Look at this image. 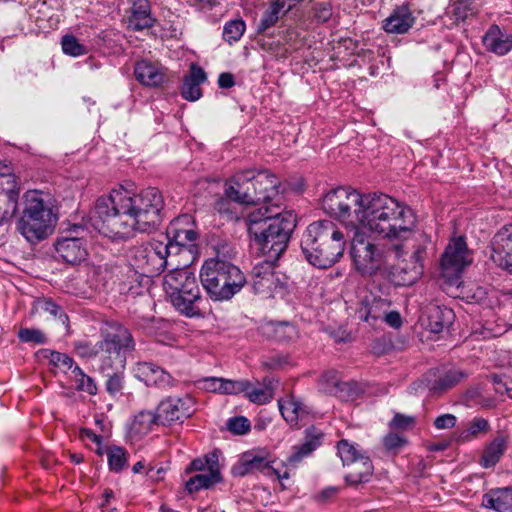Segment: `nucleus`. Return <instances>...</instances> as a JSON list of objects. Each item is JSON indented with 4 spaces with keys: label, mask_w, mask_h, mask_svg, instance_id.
I'll return each instance as SVG.
<instances>
[{
    "label": "nucleus",
    "mask_w": 512,
    "mask_h": 512,
    "mask_svg": "<svg viewBox=\"0 0 512 512\" xmlns=\"http://www.w3.org/2000/svg\"><path fill=\"white\" fill-rule=\"evenodd\" d=\"M456 422H457L456 416L453 414L447 413V414L438 416L434 420V426L439 430L450 429L456 425Z\"/></svg>",
    "instance_id": "obj_54"
},
{
    "label": "nucleus",
    "mask_w": 512,
    "mask_h": 512,
    "mask_svg": "<svg viewBox=\"0 0 512 512\" xmlns=\"http://www.w3.org/2000/svg\"><path fill=\"white\" fill-rule=\"evenodd\" d=\"M101 340L91 348L89 356H96L103 366L121 368L127 354L135 349L134 338L128 328L116 321H105L100 327Z\"/></svg>",
    "instance_id": "obj_9"
},
{
    "label": "nucleus",
    "mask_w": 512,
    "mask_h": 512,
    "mask_svg": "<svg viewBox=\"0 0 512 512\" xmlns=\"http://www.w3.org/2000/svg\"><path fill=\"white\" fill-rule=\"evenodd\" d=\"M83 433L89 438L91 439L93 442H96V443H100L101 442V437L98 436L97 434H95L94 432H92L91 430H88V429H84L83 430Z\"/></svg>",
    "instance_id": "obj_64"
},
{
    "label": "nucleus",
    "mask_w": 512,
    "mask_h": 512,
    "mask_svg": "<svg viewBox=\"0 0 512 512\" xmlns=\"http://www.w3.org/2000/svg\"><path fill=\"white\" fill-rule=\"evenodd\" d=\"M391 301L387 298L374 297L369 304L365 316H360L366 322L370 320H381L382 317L390 310Z\"/></svg>",
    "instance_id": "obj_36"
},
{
    "label": "nucleus",
    "mask_w": 512,
    "mask_h": 512,
    "mask_svg": "<svg viewBox=\"0 0 512 512\" xmlns=\"http://www.w3.org/2000/svg\"><path fill=\"white\" fill-rule=\"evenodd\" d=\"M43 310L53 316H57L61 312V307L54 303L52 300H45L43 302Z\"/></svg>",
    "instance_id": "obj_60"
},
{
    "label": "nucleus",
    "mask_w": 512,
    "mask_h": 512,
    "mask_svg": "<svg viewBox=\"0 0 512 512\" xmlns=\"http://www.w3.org/2000/svg\"><path fill=\"white\" fill-rule=\"evenodd\" d=\"M223 378L209 377L198 381V387L209 392H222Z\"/></svg>",
    "instance_id": "obj_53"
},
{
    "label": "nucleus",
    "mask_w": 512,
    "mask_h": 512,
    "mask_svg": "<svg viewBox=\"0 0 512 512\" xmlns=\"http://www.w3.org/2000/svg\"><path fill=\"white\" fill-rule=\"evenodd\" d=\"M61 45L63 52L69 56L78 57L87 53L86 47L82 45L73 35L63 36Z\"/></svg>",
    "instance_id": "obj_44"
},
{
    "label": "nucleus",
    "mask_w": 512,
    "mask_h": 512,
    "mask_svg": "<svg viewBox=\"0 0 512 512\" xmlns=\"http://www.w3.org/2000/svg\"><path fill=\"white\" fill-rule=\"evenodd\" d=\"M163 289L173 307L186 317L201 316V293L196 277L188 268H173L163 277Z\"/></svg>",
    "instance_id": "obj_10"
},
{
    "label": "nucleus",
    "mask_w": 512,
    "mask_h": 512,
    "mask_svg": "<svg viewBox=\"0 0 512 512\" xmlns=\"http://www.w3.org/2000/svg\"><path fill=\"white\" fill-rule=\"evenodd\" d=\"M407 440L401 434L390 432L383 438V445L388 451L397 452L404 445Z\"/></svg>",
    "instance_id": "obj_49"
},
{
    "label": "nucleus",
    "mask_w": 512,
    "mask_h": 512,
    "mask_svg": "<svg viewBox=\"0 0 512 512\" xmlns=\"http://www.w3.org/2000/svg\"><path fill=\"white\" fill-rule=\"evenodd\" d=\"M337 453L344 466H360V471H348L345 480L349 485L356 486L368 482L373 473L370 457L358 445L342 439L337 443Z\"/></svg>",
    "instance_id": "obj_13"
},
{
    "label": "nucleus",
    "mask_w": 512,
    "mask_h": 512,
    "mask_svg": "<svg viewBox=\"0 0 512 512\" xmlns=\"http://www.w3.org/2000/svg\"><path fill=\"white\" fill-rule=\"evenodd\" d=\"M207 79L205 71L196 64H191L189 75L184 77L181 94L188 101H196L201 97L200 84Z\"/></svg>",
    "instance_id": "obj_28"
},
{
    "label": "nucleus",
    "mask_w": 512,
    "mask_h": 512,
    "mask_svg": "<svg viewBox=\"0 0 512 512\" xmlns=\"http://www.w3.org/2000/svg\"><path fill=\"white\" fill-rule=\"evenodd\" d=\"M199 472L185 484L186 490L192 494L201 489H209L222 481L219 453L210 452L204 457L194 459L186 468V473Z\"/></svg>",
    "instance_id": "obj_12"
},
{
    "label": "nucleus",
    "mask_w": 512,
    "mask_h": 512,
    "mask_svg": "<svg viewBox=\"0 0 512 512\" xmlns=\"http://www.w3.org/2000/svg\"><path fill=\"white\" fill-rule=\"evenodd\" d=\"M229 206L230 202L228 199L225 198H219L214 205L215 210H217L219 213H226L229 212Z\"/></svg>",
    "instance_id": "obj_61"
},
{
    "label": "nucleus",
    "mask_w": 512,
    "mask_h": 512,
    "mask_svg": "<svg viewBox=\"0 0 512 512\" xmlns=\"http://www.w3.org/2000/svg\"><path fill=\"white\" fill-rule=\"evenodd\" d=\"M197 237L198 234L192 216L183 214L170 222L166 229L164 241L165 244L176 246L173 247V255H176L183 247L194 243Z\"/></svg>",
    "instance_id": "obj_16"
},
{
    "label": "nucleus",
    "mask_w": 512,
    "mask_h": 512,
    "mask_svg": "<svg viewBox=\"0 0 512 512\" xmlns=\"http://www.w3.org/2000/svg\"><path fill=\"white\" fill-rule=\"evenodd\" d=\"M274 261L267 258L254 266L252 270V288L255 293L270 297L278 288L279 280L274 273Z\"/></svg>",
    "instance_id": "obj_21"
},
{
    "label": "nucleus",
    "mask_w": 512,
    "mask_h": 512,
    "mask_svg": "<svg viewBox=\"0 0 512 512\" xmlns=\"http://www.w3.org/2000/svg\"><path fill=\"white\" fill-rule=\"evenodd\" d=\"M489 428V423L485 418L476 417L470 422L465 438H468V436L477 437L480 433H487Z\"/></svg>",
    "instance_id": "obj_50"
},
{
    "label": "nucleus",
    "mask_w": 512,
    "mask_h": 512,
    "mask_svg": "<svg viewBox=\"0 0 512 512\" xmlns=\"http://www.w3.org/2000/svg\"><path fill=\"white\" fill-rule=\"evenodd\" d=\"M381 320L385 321L389 326H391L393 328H399L402 325V320H401L400 313L397 312V311H390L389 310L382 317Z\"/></svg>",
    "instance_id": "obj_58"
},
{
    "label": "nucleus",
    "mask_w": 512,
    "mask_h": 512,
    "mask_svg": "<svg viewBox=\"0 0 512 512\" xmlns=\"http://www.w3.org/2000/svg\"><path fill=\"white\" fill-rule=\"evenodd\" d=\"M134 74L141 84L149 87H157L166 79L163 68L146 60L136 63Z\"/></svg>",
    "instance_id": "obj_26"
},
{
    "label": "nucleus",
    "mask_w": 512,
    "mask_h": 512,
    "mask_svg": "<svg viewBox=\"0 0 512 512\" xmlns=\"http://www.w3.org/2000/svg\"><path fill=\"white\" fill-rule=\"evenodd\" d=\"M453 317L450 308L430 305L426 310V328L432 333H440L452 323Z\"/></svg>",
    "instance_id": "obj_29"
},
{
    "label": "nucleus",
    "mask_w": 512,
    "mask_h": 512,
    "mask_svg": "<svg viewBox=\"0 0 512 512\" xmlns=\"http://www.w3.org/2000/svg\"><path fill=\"white\" fill-rule=\"evenodd\" d=\"M173 247L161 239L135 245L129 252L130 263L143 274L157 275L169 265L168 258L173 256Z\"/></svg>",
    "instance_id": "obj_11"
},
{
    "label": "nucleus",
    "mask_w": 512,
    "mask_h": 512,
    "mask_svg": "<svg viewBox=\"0 0 512 512\" xmlns=\"http://www.w3.org/2000/svg\"><path fill=\"white\" fill-rule=\"evenodd\" d=\"M486 50L496 55H506L512 49V35L501 31L499 26L491 25L482 38Z\"/></svg>",
    "instance_id": "obj_25"
},
{
    "label": "nucleus",
    "mask_w": 512,
    "mask_h": 512,
    "mask_svg": "<svg viewBox=\"0 0 512 512\" xmlns=\"http://www.w3.org/2000/svg\"><path fill=\"white\" fill-rule=\"evenodd\" d=\"M413 424H414L413 417L406 416V415L399 414V413H397L393 417L392 421L390 422V426L392 428H397V429H407V428L411 427Z\"/></svg>",
    "instance_id": "obj_56"
},
{
    "label": "nucleus",
    "mask_w": 512,
    "mask_h": 512,
    "mask_svg": "<svg viewBox=\"0 0 512 512\" xmlns=\"http://www.w3.org/2000/svg\"><path fill=\"white\" fill-rule=\"evenodd\" d=\"M18 338L25 343L45 344L47 342L46 335L40 329L21 328L18 331Z\"/></svg>",
    "instance_id": "obj_46"
},
{
    "label": "nucleus",
    "mask_w": 512,
    "mask_h": 512,
    "mask_svg": "<svg viewBox=\"0 0 512 512\" xmlns=\"http://www.w3.org/2000/svg\"><path fill=\"white\" fill-rule=\"evenodd\" d=\"M196 3L199 4L201 9L205 8H212L216 4H218V0H194Z\"/></svg>",
    "instance_id": "obj_62"
},
{
    "label": "nucleus",
    "mask_w": 512,
    "mask_h": 512,
    "mask_svg": "<svg viewBox=\"0 0 512 512\" xmlns=\"http://www.w3.org/2000/svg\"><path fill=\"white\" fill-rule=\"evenodd\" d=\"M322 209L357 233L360 229L388 240H405L411 233L415 218L405 204L384 193H365L338 187L326 193Z\"/></svg>",
    "instance_id": "obj_1"
},
{
    "label": "nucleus",
    "mask_w": 512,
    "mask_h": 512,
    "mask_svg": "<svg viewBox=\"0 0 512 512\" xmlns=\"http://www.w3.org/2000/svg\"><path fill=\"white\" fill-rule=\"evenodd\" d=\"M280 180L269 170L245 169L237 171L225 183L228 199L243 205H258L280 199Z\"/></svg>",
    "instance_id": "obj_5"
},
{
    "label": "nucleus",
    "mask_w": 512,
    "mask_h": 512,
    "mask_svg": "<svg viewBox=\"0 0 512 512\" xmlns=\"http://www.w3.org/2000/svg\"><path fill=\"white\" fill-rule=\"evenodd\" d=\"M470 14H472V8L469 0H457L447 9V15L451 16L455 23L465 20Z\"/></svg>",
    "instance_id": "obj_42"
},
{
    "label": "nucleus",
    "mask_w": 512,
    "mask_h": 512,
    "mask_svg": "<svg viewBox=\"0 0 512 512\" xmlns=\"http://www.w3.org/2000/svg\"><path fill=\"white\" fill-rule=\"evenodd\" d=\"M416 18L408 5L397 6L383 21L382 28L389 34H405L414 25Z\"/></svg>",
    "instance_id": "obj_23"
},
{
    "label": "nucleus",
    "mask_w": 512,
    "mask_h": 512,
    "mask_svg": "<svg viewBox=\"0 0 512 512\" xmlns=\"http://www.w3.org/2000/svg\"><path fill=\"white\" fill-rule=\"evenodd\" d=\"M320 382L322 384H325L323 389L329 393H336L338 389H350L352 385L351 383L348 382L340 383L336 371H327L323 373L320 378Z\"/></svg>",
    "instance_id": "obj_43"
},
{
    "label": "nucleus",
    "mask_w": 512,
    "mask_h": 512,
    "mask_svg": "<svg viewBox=\"0 0 512 512\" xmlns=\"http://www.w3.org/2000/svg\"><path fill=\"white\" fill-rule=\"evenodd\" d=\"M269 331L272 333L274 339L279 342H288L297 337V329L295 326L282 322V323H273L268 327Z\"/></svg>",
    "instance_id": "obj_37"
},
{
    "label": "nucleus",
    "mask_w": 512,
    "mask_h": 512,
    "mask_svg": "<svg viewBox=\"0 0 512 512\" xmlns=\"http://www.w3.org/2000/svg\"><path fill=\"white\" fill-rule=\"evenodd\" d=\"M507 448V440L500 435L487 444L480 458V465L484 468L495 466L503 456Z\"/></svg>",
    "instance_id": "obj_33"
},
{
    "label": "nucleus",
    "mask_w": 512,
    "mask_h": 512,
    "mask_svg": "<svg viewBox=\"0 0 512 512\" xmlns=\"http://www.w3.org/2000/svg\"><path fill=\"white\" fill-rule=\"evenodd\" d=\"M283 17V14L272 6V4H269L268 8L262 14L257 26V32L264 33L266 30L276 25V23Z\"/></svg>",
    "instance_id": "obj_41"
},
{
    "label": "nucleus",
    "mask_w": 512,
    "mask_h": 512,
    "mask_svg": "<svg viewBox=\"0 0 512 512\" xmlns=\"http://www.w3.org/2000/svg\"><path fill=\"white\" fill-rule=\"evenodd\" d=\"M48 359L50 364H52L54 367L61 369L63 372H66L68 370L73 369L75 366L73 358H71L69 355L60 353L57 351H47Z\"/></svg>",
    "instance_id": "obj_45"
},
{
    "label": "nucleus",
    "mask_w": 512,
    "mask_h": 512,
    "mask_svg": "<svg viewBox=\"0 0 512 512\" xmlns=\"http://www.w3.org/2000/svg\"><path fill=\"white\" fill-rule=\"evenodd\" d=\"M250 421L244 416L232 417L227 422V429L235 435H244L250 431Z\"/></svg>",
    "instance_id": "obj_47"
},
{
    "label": "nucleus",
    "mask_w": 512,
    "mask_h": 512,
    "mask_svg": "<svg viewBox=\"0 0 512 512\" xmlns=\"http://www.w3.org/2000/svg\"><path fill=\"white\" fill-rule=\"evenodd\" d=\"M491 260L512 273V224L502 227L491 241Z\"/></svg>",
    "instance_id": "obj_19"
},
{
    "label": "nucleus",
    "mask_w": 512,
    "mask_h": 512,
    "mask_svg": "<svg viewBox=\"0 0 512 512\" xmlns=\"http://www.w3.org/2000/svg\"><path fill=\"white\" fill-rule=\"evenodd\" d=\"M154 19L150 15L149 5L146 1H140L132 7L129 17V27L133 30H143L153 25Z\"/></svg>",
    "instance_id": "obj_34"
},
{
    "label": "nucleus",
    "mask_w": 512,
    "mask_h": 512,
    "mask_svg": "<svg viewBox=\"0 0 512 512\" xmlns=\"http://www.w3.org/2000/svg\"><path fill=\"white\" fill-rule=\"evenodd\" d=\"M159 424H161V422L157 411L142 410L134 416L130 432L133 436L142 437L151 432L154 426Z\"/></svg>",
    "instance_id": "obj_32"
},
{
    "label": "nucleus",
    "mask_w": 512,
    "mask_h": 512,
    "mask_svg": "<svg viewBox=\"0 0 512 512\" xmlns=\"http://www.w3.org/2000/svg\"><path fill=\"white\" fill-rule=\"evenodd\" d=\"M218 85L220 88H231L235 85L233 74L229 72H223L218 77Z\"/></svg>",
    "instance_id": "obj_59"
},
{
    "label": "nucleus",
    "mask_w": 512,
    "mask_h": 512,
    "mask_svg": "<svg viewBox=\"0 0 512 512\" xmlns=\"http://www.w3.org/2000/svg\"><path fill=\"white\" fill-rule=\"evenodd\" d=\"M157 412L162 425L183 422L194 413V400L189 396L168 397L159 403Z\"/></svg>",
    "instance_id": "obj_18"
},
{
    "label": "nucleus",
    "mask_w": 512,
    "mask_h": 512,
    "mask_svg": "<svg viewBox=\"0 0 512 512\" xmlns=\"http://www.w3.org/2000/svg\"><path fill=\"white\" fill-rule=\"evenodd\" d=\"M470 263L471 259L464 238L462 236L453 238L441 258L442 276L453 283Z\"/></svg>",
    "instance_id": "obj_15"
},
{
    "label": "nucleus",
    "mask_w": 512,
    "mask_h": 512,
    "mask_svg": "<svg viewBox=\"0 0 512 512\" xmlns=\"http://www.w3.org/2000/svg\"><path fill=\"white\" fill-rule=\"evenodd\" d=\"M278 406L281 415L290 425H297L299 421L308 417L312 412L311 407L294 395L279 400Z\"/></svg>",
    "instance_id": "obj_24"
},
{
    "label": "nucleus",
    "mask_w": 512,
    "mask_h": 512,
    "mask_svg": "<svg viewBox=\"0 0 512 512\" xmlns=\"http://www.w3.org/2000/svg\"><path fill=\"white\" fill-rule=\"evenodd\" d=\"M72 374L77 390L86 392L90 395H95L97 393V385L95 381L90 376L86 375L79 366H75L72 369Z\"/></svg>",
    "instance_id": "obj_38"
},
{
    "label": "nucleus",
    "mask_w": 512,
    "mask_h": 512,
    "mask_svg": "<svg viewBox=\"0 0 512 512\" xmlns=\"http://www.w3.org/2000/svg\"><path fill=\"white\" fill-rule=\"evenodd\" d=\"M482 505L497 512L512 511V488H497L483 495Z\"/></svg>",
    "instance_id": "obj_30"
},
{
    "label": "nucleus",
    "mask_w": 512,
    "mask_h": 512,
    "mask_svg": "<svg viewBox=\"0 0 512 512\" xmlns=\"http://www.w3.org/2000/svg\"><path fill=\"white\" fill-rule=\"evenodd\" d=\"M57 255L68 264H78L87 257L85 241L77 235L61 236L55 243Z\"/></svg>",
    "instance_id": "obj_22"
},
{
    "label": "nucleus",
    "mask_w": 512,
    "mask_h": 512,
    "mask_svg": "<svg viewBox=\"0 0 512 512\" xmlns=\"http://www.w3.org/2000/svg\"><path fill=\"white\" fill-rule=\"evenodd\" d=\"M277 384L278 381L271 377L263 378L261 387H255L249 381V388L245 391V397L254 404H267L273 399Z\"/></svg>",
    "instance_id": "obj_31"
},
{
    "label": "nucleus",
    "mask_w": 512,
    "mask_h": 512,
    "mask_svg": "<svg viewBox=\"0 0 512 512\" xmlns=\"http://www.w3.org/2000/svg\"><path fill=\"white\" fill-rule=\"evenodd\" d=\"M24 209L17 228L29 241H40L48 237L57 221L53 199L50 194L29 190L24 193Z\"/></svg>",
    "instance_id": "obj_8"
},
{
    "label": "nucleus",
    "mask_w": 512,
    "mask_h": 512,
    "mask_svg": "<svg viewBox=\"0 0 512 512\" xmlns=\"http://www.w3.org/2000/svg\"><path fill=\"white\" fill-rule=\"evenodd\" d=\"M76 347L82 355L87 356L86 353H89L91 351V348L94 347V345H91L89 343H80ZM88 357L90 356L88 355Z\"/></svg>",
    "instance_id": "obj_63"
},
{
    "label": "nucleus",
    "mask_w": 512,
    "mask_h": 512,
    "mask_svg": "<svg viewBox=\"0 0 512 512\" xmlns=\"http://www.w3.org/2000/svg\"><path fill=\"white\" fill-rule=\"evenodd\" d=\"M164 206L158 188L147 187L134 193L120 186L97 199L94 227L110 239H128L135 232L155 229L162 220Z\"/></svg>",
    "instance_id": "obj_2"
},
{
    "label": "nucleus",
    "mask_w": 512,
    "mask_h": 512,
    "mask_svg": "<svg viewBox=\"0 0 512 512\" xmlns=\"http://www.w3.org/2000/svg\"><path fill=\"white\" fill-rule=\"evenodd\" d=\"M107 461L110 471L121 472L128 465L129 454L120 446H110L106 450Z\"/></svg>",
    "instance_id": "obj_35"
},
{
    "label": "nucleus",
    "mask_w": 512,
    "mask_h": 512,
    "mask_svg": "<svg viewBox=\"0 0 512 512\" xmlns=\"http://www.w3.org/2000/svg\"><path fill=\"white\" fill-rule=\"evenodd\" d=\"M274 460L265 449H252L243 453L239 461L233 466L232 473L243 477L248 474L261 472L266 476H272Z\"/></svg>",
    "instance_id": "obj_17"
},
{
    "label": "nucleus",
    "mask_w": 512,
    "mask_h": 512,
    "mask_svg": "<svg viewBox=\"0 0 512 512\" xmlns=\"http://www.w3.org/2000/svg\"><path fill=\"white\" fill-rule=\"evenodd\" d=\"M332 16V7L327 2H320L314 6V17L318 22L324 23Z\"/></svg>",
    "instance_id": "obj_52"
},
{
    "label": "nucleus",
    "mask_w": 512,
    "mask_h": 512,
    "mask_svg": "<svg viewBox=\"0 0 512 512\" xmlns=\"http://www.w3.org/2000/svg\"><path fill=\"white\" fill-rule=\"evenodd\" d=\"M288 363V358L285 355L277 354L271 356L267 360L262 362V365L271 370H277L284 367Z\"/></svg>",
    "instance_id": "obj_55"
},
{
    "label": "nucleus",
    "mask_w": 512,
    "mask_h": 512,
    "mask_svg": "<svg viewBox=\"0 0 512 512\" xmlns=\"http://www.w3.org/2000/svg\"><path fill=\"white\" fill-rule=\"evenodd\" d=\"M246 29L245 22L242 19H234L227 22L223 28V39L229 44L240 40Z\"/></svg>",
    "instance_id": "obj_39"
},
{
    "label": "nucleus",
    "mask_w": 512,
    "mask_h": 512,
    "mask_svg": "<svg viewBox=\"0 0 512 512\" xmlns=\"http://www.w3.org/2000/svg\"><path fill=\"white\" fill-rule=\"evenodd\" d=\"M323 433L315 428L309 427L305 430V441L302 445L294 448V452L287 458V464L295 466L304 457L312 453L320 444Z\"/></svg>",
    "instance_id": "obj_27"
},
{
    "label": "nucleus",
    "mask_w": 512,
    "mask_h": 512,
    "mask_svg": "<svg viewBox=\"0 0 512 512\" xmlns=\"http://www.w3.org/2000/svg\"><path fill=\"white\" fill-rule=\"evenodd\" d=\"M462 377V372L458 370H450L434 381L431 386V390L434 392H443L448 390L455 386Z\"/></svg>",
    "instance_id": "obj_40"
},
{
    "label": "nucleus",
    "mask_w": 512,
    "mask_h": 512,
    "mask_svg": "<svg viewBox=\"0 0 512 512\" xmlns=\"http://www.w3.org/2000/svg\"><path fill=\"white\" fill-rule=\"evenodd\" d=\"M350 255L355 269L361 275L379 274L395 286H410L422 276L427 252L426 246L418 245L409 258L398 259L396 264L388 265L385 250L368 237L357 233L351 239Z\"/></svg>",
    "instance_id": "obj_3"
},
{
    "label": "nucleus",
    "mask_w": 512,
    "mask_h": 512,
    "mask_svg": "<svg viewBox=\"0 0 512 512\" xmlns=\"http://www.w3.org/2000/svg\"><path fill=\"white\" fill-rule=\"evenodd\" d=\"M20 187L11 168L0 161V226L8 223L18 209Z\"/></svg>",
    "instance_id": "obj_14"
},
{
    "label": "nucleus",
    "mask_w": 512,
    "mask_h": 512,
    "mask_svg": "<svg viewBox=\"0 0 512 512\" xmlns=\"http://www.w3.org/2000/svg\"><path fill=\"white\" fill-rule=\"evenodd\" d=\"M346 238L331 221L311 223L301 239V250L306 260L313 266L325 269L334 265L342 256Z\"/></svg>",
    "instance_id": "obj_6"
},
{
    "label": "nucleus",
    "mask_w": 512,
    "mask_h": 512,
    "mask_svg": "<svg viewBox=\"0 0 512 512\" xmlns=\"http://www.w3.org/2000/svg\"><path fill=\"white\" fill-rule=\"evenodd\" d=\"M124 377L122 373H113L106 382V390L109 394L115 395L123 388Z\"/></svg>",
    "instance_id": "obj_51"
},
{
    "label": "nucleus",
    "mask_w": 512,
    "mask_h": 512,
    "mask_svg": "<svg viewBox=\"0 0 512 512\" xmlns=\"http://www.w3.org/2000/svg\"><path fill=\"white\" fill-rule=\"evenodd\" d=\"M222 256L224 254L217 250L216 256L207 259L200 270L201 284L214 301L232 299L247 282L244 273Z\"/></svg>",
    "instance_id": "obj_7"
},
{
    "label": "nucleus",
    "mask_w": 512,
    "mask_h": 512,
    "mask_svg": "<svg viewBox=\"0 0 512 512\" xmlns=\"http://www.w3.org/2000/svg\"><path fill=\"white\" fill-rule=\"evenodd\" d=\"M134 376L146 386L169 389L174 386L173 377L152 362H138L133 368Z\"/></svg>",
    "instance_id": "obj_20"
},
{
    "label": "nucleus",
    "mask_w": 512,
    "mask_h": 512,
    "mask_svg": "<svg viewBox=\"0 0 512 512\" xmlns=\"http://www.w3.org/2000/svg\"><path fill=\"white\" fill-rule=\"evenodd\" d=\"M302 1L303 0H271L270 4L285 16L297 3Z\"/></svg>",
    "instance_id": "obj_57"
},
{
    "label": "nucleus",
    "mask_w": 512,
    "mask_h": 512,
    "mask_svg": "<svg viewBox=\"0 0 512 512\" xmlns=\"http://www.w3.org/2000/svg\"><path fill=\"white\" fill-rule=\"evenodd\" d=\"M222 392L223 394H240L244 393L249 388L248 380H229L223 379L222 381Z\"/></svg>",
    "instance_id": "obj_48"
},
{
    "label": "nucleus",
    "mask_w": 512,
    "mask_h": 512,
    "mask_svg": "<svg viewBox=\"0 0 512 512\" xmlns=\"http://www.w3.org/2000/svg\"><path fill=\"white\" fill-rule=\"evenodd\" d=\"M245 223L260 252L270 260H278L296 227V216L291 210L273 213L271 207H264L250 212Z\"/></svg>",
    "instance_id": "obj_4"
}]
</instances>
